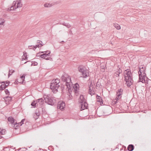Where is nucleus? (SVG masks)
Here are the masks:
<instances>
[{
	"instance_id": "nucleus-25",
	"label": "nucleus",
	"mask_w": 151,
	"mask_h": 151,
	"mask_svg": "<svg viewBox=\"0 0 151 151\" xmlns=\"http://www.w3.org/2000/svg\"><path fill=\"white\" fill-rule=\"evenodd\" d=\"M113 25L117 29L119 30L121 29L120 25L117 24H114Z\"/></svg>"
},
{
	"instance_id": "nucleus-37",
	"label": "nucleus",
	"mask_w": 151,
	"mask_h": 151,
	"mask_svg": "<svg viewBox=\"0 0 151 151\" xmlns=\"http://www.w3.org/2000/svg\"><path fill=\"white\" fill-rule=\"evenodd\" d=\"M139 82H141V80H142V75H139Z\"/></svg>"
},
{
	"instance_id": "nucleus-42",
	"label": "nucleus",
	"mask_w": 151,
	"mask_h": 151,
	"mask_svg": "<svg viewBox=\"0 0 151 151\" xmlns=\"http://www.w3.org/2000/svg\"><path fill=\"white\" fill-rule=\"evenodd\" d=\"M114 76L116 77H119V74L116 72L114 74Z\"/></svg>"
},
{
	"instance_id": "nucleus-8",
	"label": "nucleus",
	"mask_w": 151,
	"mask_h": 151,
	"mask_svg": "<svg viewBox=\"0 0 151 151\" xmlns=\"http://www.w3.org/2000/svg\"><path fill=\"white\" fill-rule=\"evenodd\" d=\"M37 43H40V44H37L35 45L34 46H33V49H35L37 47L39 48L40 47H41L44 45L43 44L42 42V41L39 40L37 41Z\"/></svg>"
},
{
	"instance_id": "nucleus-43",
	"label": "nucleus",
	"mask_w": 151,
	"mask_h": 151,
	"mask_svg": "<svg viewBox=\"0 0 151 151\" xmlns=\"http://www.w3.org/2000/svg\"><path fill=\"white\" fill-rule=\"evenodd\" d=\"M17 125H19H19H20V122L18 123H17V122H15V123L14 124V126H15Z\"/></svg>"
},
{
	"instance_id": "nucleus-21",
	"label": "nucleus",
	"mask_w": 151,
	"mask_h": 151,
	"mask_svg": "<svg viewBox=\"0 0 151 151\" xmlns=\"http://www.w3.org/2000/svg\"><path fill=\"white\" fill-rule=\"evenodd\" d=\"M146 74L145 73H143L142 74V80H141V82L144 83L145 82V79Z\"/></svg>"
},
{
	"instance_id": "nucleus-26",
	"label": "nucleus",
	"mask_w": 151,
	"mask_h": 151,
	"mask_svg": "<svg viewBox=\"0 0 151 151\" xmlns=\"http://www.w3.org/2000/svg\"><path fill=\"white\" fill-rule=\"evenodd\" d=\"M15 72L14 70H9V74L8 75V77H9L13 73Z\"/></svg>"
},
{
	"instance_id": "nucleus-14",
	"label": "nucleus",
	"mask_w": 151,
	"mask_h": 151,
	"mask_svg": "<svg viewBox=\"0 0 151 151\" xmlns=\"http://www.w3.org/2000/svg\"><path fill=\"white\" fill-rule=\"evenodd\" d=\"M134 149V146L133 145L131 144L128 145L127 149L129 151H132Z\"/></svg>"
},
{
	"instance_id": "nucleus-35",
	"label": "nucleus",
	"mask_w": 151,
	"mask_h": 151,
	"mask_svg": "<svg viewBox=\"0 0 151 151\" xmlns=\"http://www.w3.org/2000/svg\"><path fill=\"white\" fill-rule=\"evenodd\" d=\"M25 75H23L22 76H20V78L22 79L23 81L22 82V83H23V82L24 81V80L25 79Z\"/></svg>"
},
{
	"instance_id": "nucleus-12",
	"label": "nucleus",
	"mask_w": 151,
	"mask_h": 151,
	"mask_svg": "<svg viewBox=\"0 0 151 151\" xmlns=\"http://www.w3.org/2000/svg\"><path fill=\"white\" fill-rule=\"evenodd\" d=\"M12 97L7 96L4 97V99L6 102L8 103L12 101Z\"/></svg>"
},
{
	"instance_id": "nucleus-34",
	"label": "nucleus",
	"mask_w": 151,
	"mask_h": 151,
	"mask_svg": "<svg viewBox=\"0 0 151 151\" xmlns=\"http://www.w3.org/2000/svg\"><path fill=\"white\" fill-rule=\"evenodd\" d=\"M32 64L31 65H33L34 66L37 65L38 63L37 62L35 61H32Z\"/></svg>"
},
{
	"instance_id": "nucleus-44",
	"label": "nucleus",
	"mask_w": 151,
	"mask_h": 151,
	"mask_svg": "<svg viewBox=\"0 0 151 151\" xmlns=\"http://www.w3.org/2000/svg\"><path fill=\"white\" fill-rule=\"evenodd\" d=\"M16 126H14V127H15V129H17V128H18L19 127V125H16Z\"/></svg>"
},
{
	"instance_id": "nucleus-17",
	"label": "nucleus",
	"mask_w": 151,
	"mask_h": 151,
	"mask_svg": "<svg viewBox=\"0 0 151 151\" xmlns=\"http://www.w3.org/2000/svg\"><path fill=\"white\" fill-rule=\"evenodd\" d=\"M23 55L22 57V60H27V53L26 52L24 51L23 52Z\"/></svg>"
},
{
	"instance_id": "nucleus-7",
	"label": "nucleus",
	"mask_w": 151,
	"mask_h": 151,
	"mask_svg": "<svg viewBox=\"0 0 151 151\" xmlns=\"http://www.w3.org/2000/svg\"><path fill=\"white\" fill-rule=\"evenodd\" d=\"M65 106V103L63 101H59L58 104V108H59L60 110L63 109Z\"/></svg>"
},
{
	"instance_id": "nucleus-47",
	"label": "nucleus",
	"mask_w": 151,
	"mask_h": 151,
	"mask_svg": "<svg viewBox=\"0 0 151 151\" xmlns=\"http://www.w3.org/2000/svg\"><path fill=\"white\" fill-rule=\"evenodd\" d=\"M93 85L92 84V83H91V84H90V86H89V87H91V88L92 87V88H93Z\"/></svg>"
},
{
	"instance_id": "nucleus-41",
	"label": "nucleus",
	"mask_w": 151,
	"mask_h": 151,
	"mask_svg": "<svg viewBox=\"0 0 151 151\" xmlns=\"http://www.w3.org/2000/svg\"><path fill=\"white\" fill-rule=\"evenodd\" d=\"M25 119H23L21 121V122H20V126H21L23 124L24 121Z\"/></svg>"
},
{
	"instance_id": "nucleus-49",
	"label": "nucleus",
	"mask_w": 151,
	"mask_h": 151,
	"mask_svg": "<svg viewBox=\"0 0 151 151\" xmlns=\"http://www.w3.org/2000/svg\"><path fill=\"white\" fill-rule=\"evenodd\" d=\"M18 83H19L18 82L16 81L15 82V84H17Z\"/></svg>"
},
{
	"instance_id": "nucleus-53",
	"label": "nucleus",
	"mask_w": 151,
	"mask_h": 151,
	"mask_svg": "<svg viewBox=\"0 0 151 151\" xmlns=\"http://www.w3.org/2000/svg\"><path fill=\"white\" fill-rule=\"evenodd\" d=\"M62 42H64V41H62Z\"/></svg>"
},
{
	"instance_id": "nucleus-30",
	"label": "nucleus",
	"mask_w": 151,
	"mask_h": 151,
	"mask_svg": "<svg viewBox=\"0 0 151 151\" xmlns=\"http://www.w3.org/2000/svg\"><path fill=\"white\" fill-rule=\"evenodd\" d=\"M6 132V130L5 129H2L1 131V129L0 128V134H5Z\"/></svg>"
},
{
	"instance_id": "nucleus-48",
	"label": "nucleus",
	"mask_w": 151,
	"mask_h": 151,
	"mask_svg": "<svg viewBox=\"0 0 151 151\" xmlns=\"http://www.w3.org/2000/svg\"><path fill=\"white\" fill-rule=\"evenodd\" d=\"M40 55L39 53H37L36 54V57H40Z\"/></svg>"
},
{
	"instance_id": "nucleus-40",
	"label": "nucleus",
	"mask_w": 151,
	"mask_h": 151,
	"mask_svg": "<svg viewBox=\"0 0 151 151\" xmlns=\"http://www.w3.org/2000/svg\"><path fill=\"white\" fill-rule=\"evenodd\" d=\"M117 73H118L119 74H120L122 72V71L121 70L120 68H119L118 70L116 72Z\"/></svg>"
},
{
	"instance_id": "nucleus-11",
	"label": "nucleus",
	"mask_w": 151,
	"mask_h": 151,
	"mask_svg": "<svg viewBox=\"0 0 151 151\" xmlns=\"http://www.w3.org/2000/svg\"><path fill=\"white\" fill-rule=\"evenodd\" d=\"M73 88L75 91V92H78V90L79 89V86L78 83H76L74 85Z\"/></svg>"
},
{
	"instance_id": "nucleus-5",
	"label": "nucleus",
	"mask_w": 151,
	"mask_h": 151,
	"mask_svg": "<svg viewBox=\"0 0 151 151\" xmlns=\"http://www.w3.org/2000/svg\"><path fill=\"white\" fill-rule=\"evenodd\" d=\"M79 102L80 104L81 109L82 110L87 109L88 104L86 101L85 99L84 98L83 96L81 95L79 99Z\"/></svg>"
},
{
	"instance_id": "nucleus-23",
	"label": "nucleus",
	"mask_w": 151,
	"mask_h": 151,
	"mask_svg": "<svg viewBox=\"0 0 151 151\" xmlns=\"http://www.w3.org/2000/svg\"><path fill=\"white\" fill-rule=\"evenodd\" d=\"M6 83L5 81H3L2 82V83H4L3 84H2L0 86V90H3L5 88V84Z\"/></svg>"
},
{
	"instance_id": "nucleus-54",
	"label": "nucleus",
	"mask_w": 151,
	"mask_h": 151,
	"mask_svg": "<svg viewBox=\"0 0 151 151\" xmlns=\"http://www.w3.org/2000/svg\"><path fill=\"white\" fill-rule=\"evenodd\" d=\"M37 44H40V43Z\"/></svg>"
},
{
	"instance_id": "nucleus-51",
	"label": "nucleus",
	"mask_w": 151,
	"mask_h": 151,
	"mask_svg": "<svg viewBox=\"0 0 151 151\" xmlns=\"http://www.w3.org/2000/svg\"><path fill=\"white\" fill-rule=\"evenodd\" d=\"M45 59L46 60H48L49 59H48V58H45Z\"/></svg>"
},
{
	"instance_id": "nucleus-20",
	"label": "nucleus",
	"mask_w": 151,
	"mask_h": 151,
	"mask_svg": "<svg viewBox=\"0 0 151 151\" xmlns=\"http://www.w3.org/2000/svg\"><path fill=\"white\" fill-rule=\"evenodd\" d=\"M96 99L98 102H99L100 103L102 102V103H103V100L102 98L100 96H98V95H97L96 96Z\"/></svg>"
},
{
	"instance_id": "nucleus-22",
	"label": "nucleus",
	"mask_w": 151,
	"mask_h": 151,
	"mask_svg": "<svg viewBox=\"0 0 151 151\" xmlns=\"http://www.w3.org/2000/svg\"><path fill=\"white\" fill-rule=\"evenodd\" d=\"M106 66L104 64H102L101 65V70L102 72H104L105 71V68Z\"/></svg>"
},
{
	"instance_id": "nucleus-38",
	"label": "nucleus",
	"mask_w": 151,
	"mask_h": 151,
	"mask_svg": "<svg viewBox=\"0 0 151 151\" xmlns=\"http://www.w3.org/2000/svg\"><path fill=\"white\" fill-rule=\"evenodd\" d=\"M32 46V45H31V46H28V48L30 49H32L33 50H35V49H33V46Z\"/></svg>"
},
{
	"instance_id": "nucleus-39",
	"label": "nucleus",
	"mask_w": 151,
	"mask_h": 151,
	"mask_svg": "<svg viewBox=\"0 0 151 151\" xmlns=\"http://www.w3.org/2000/svg\"><path fill=\"white\" fill-rule=\"evenodd\" d=\"M101 85V84L100 83H99V82H97L96 83V86L98 87H100V86Z\"/></svg>"
},
{
	"instance_id": "nucleus-10",
	"label": "nucleus",
	"mask_w": 151,
	"mask_h": 151,
	"mask_svg": "<svg viewBox=\"0 0 151 151\" xmlns=\"http://www.w3.org/2000/svg\"><path fill=\"white\" fill-rule=\"evenodd\" d=\"M146 68L145 67H142L141 68L139 67V71L138 72V74L139 75H142V73H145V71L146 70Z\"/></svg>"
},
{
	"instance_id": "nucleus-18",
	"label": "nucleus",
	"mask_w": 151,
	"mask_h": 151,
	"mask_svg": "<svg viewBox=\"0 0 151 151\" xmlns=\"http://www.w3.org/2000/svg\"><path fill=\"white\" fill-rule=\"evenodd\" d=\"M89 90L88 93L89 94H91V96L94 95L95 92L94 91H93V88H91V87H89Z\"/></svg>"
},
{
	"instance_id": "nucleus-52",
	"label": "nucleus",
	"mask_w": 151,
	"mask_h": 151,
	"mask_svg": "<svg viewBox=\"0 0 151 151\" xmlns=\"http://www.w3.org/2000/svg\"><path fill=\"white\" fill-rule=\"evenodd\" d=\"M28 61H27V62H25V63H26L27 62H28Z\"/></svg>"
},
{
	"instance_id": "nucleus-32",
	"label": "nucleus",
	"mask_w": 151,
	"mask_h": 151,
	"mask_svg": "<svg viewBox=\"0 0 151 151\" xmlns=\"http://www.w3.org/2000/svg\"><path fill=\"white\" fill-rule=\"evenodd\" d=\"M5 22L4 19H0V25H3Z\"/></svg>"
},
{
	"instance_id": "nucleus-6",
	"label": "nucleus",
	"mask_w": 151,
	"mask_h": 151,
	"mask_svg": "<svg viewBox=\"0 0 151 151\" xmlns=\"http://www.w3.org/2000/svg\"><path fill=\"white\" fill-rule=\"evenodd\" d=\"M44 98L45 102L47 103L48 104L52 106L54 104L55 100V99H53L52 98L50 97L48 95L47 96L45 95H44Z\"/></svg>"
},
{
	"instance_id": "nucleus-1",
	"label": "nucleus",
	"mask_w": 151,
	"mask_h": 151,
	"mask_svg": "<svg viewBox=\"0 0 151 151\" xmlns=\"http://www.w3.org/2000/svg\"><path fill=\"white\" fill-rule=\"evenodd\" d=\"M61 79L63 81L65 82V84L66 86V88H68V90L69 91V90H71L72 86V82H71L70 76L66 73H64L62 76Z\"/></svg>"
},
{
	"instance_id": "nucleus-36",
	"label": "nucleus",
	"mask_w": 151,
	"mask_h": 151,
	"mask_svg": "<svg viewBox=\"0 0 151 151\" xmlns=\"http://www.w3.org/2000/svg\"><path fill=\"white\" fill-rule=\"evenodd\" d=\"M4 91L5 92V93H6V95H7L8 96L9 95H10L9 92V90H8V89H5V90Z\"/></svg>"
},
{
	"instance_id": "nucleus-15",
	"label": "nucleus",
	"mask_w": 151,
	"mask_h": 151,
	"mask_svg": "<svg viewBox=\"0 0 151 151\" xmlns=\"http://www.w3.org/2000/svg\"><path fill=\"white\" fill-rule=\"evenodd\" d=\"M45 100H43L42 98L37 99L36 101H37V103H39L40 105H42L44 103V101Z\"/></svg>"
},
{
	"instance_id": "nucleus-2",
	"label": "nucleus",
	"mask_w": 151,
	"mask_h": 151,
	"mask_svg": "<svg viewBox=\"0 0 151 151\" xmlns=\"http://www.w3.org/2000/svg\"><path fill=\"white\" fill-rule=\"evenodd\" d=\"M125 71L126 72L125 74L127 76H124V80L127 87H129L133 84V81L132 78L131 72L129 69L125 70Z\"/></svg>"
},
{
	"instance_id": "nucleus-33",
	"label": "nucleus",
	"mask_w": 151,
	"mask_h": 151,
	"mask_svg": "<svg viewBox=\"0 0 151 151\" xmlns=\"http://www.w3.org/2000/svg\"><path fill=\"white\" fill-rule=\"evenodd\" d=\"M10 83V81H6V83L5 84V88H6L9 85V84Z\"/></svg>"
},
{
	"instance_id": "nucleus-13",
	"label": "nucleus",
	"mask_w": 151,
	"mask_h": 151,
	"mask_svg": "<svg viewBox=\"0 0 151 151\" xmlns=\"http://www.w3.org/2000/svg\"><path fill=\"white\" fill-rule=\"evenodd\" d=\"M8 121L9 122H10L12 124L14 125V124L15 122V119L12 116H10L8 117Z\"/></svg>"
},
{
	"instance_id": "nucleus-9",
	"label": "nucleus",
	"mask_w": 151,
	"mask_h": 151,
	"mask_svg": "<svg viewBox=\"0 0 151 151\" xmlns=\"http://www.w3.org/2000/svg\"><path fill=\"white\" fill-rule=\"evenodd\" d=\"M123 91V90L122 88H120L118 90V92H117V96L116 97V98L118 99L121 98L122 96L121 95L122 94Z\"/></svg>"
},
{
	"instance_id": "nucleus-46",
	"label": "nucleus",
	"mask_w": 151,
	"mask_h": 151,
	"mask_svg": "<svg viewBox=\"0 0 151 151\" xmlns=\"http://www.w3.org/2000/svg\"><path fill=\"white\" fill-rule=\"evenodd\" d=\"M44 52L43 51H40L38 53H39V54H40L41 53H44Z\"/></svg>"
},
{
	"instance_id": "nucleus-24",
	"label": "nucleus",
	"mask_w": 151,
	"mask_h": 151,
	"mask_svg": "<svg viewBox=\"0 0 151 151\" xmlns=\"http://www.w3.org/2000/svg\"><path fill=\"white\" fill-rule=\"evenodd\" d=\"M36 104L37 105V101H33L31 104V105L34 108H35L36 107Z\"/></svg>"
},
{
	"instance_id": "nucleus-29",
	"label": "nucleus",
	"mask_w": 151,
	"mask_h": 151,
	"mask_svg": "<svg viewBox=\"0 0 151 151\" xmlns=\"http://www.w3.org/2000/svg\"><path fill=\"white\" fill-rule=\"evenodd\" d=\"M86 70L83 71V72L82 73L83 77L86 78L87 76V75L86 73Z\"/></svg>"
},
{
	"instance_id": "nucleus-31",
	"label": "nucleus",
	"mask_w": 151,
	"mask_h": 151,
	"mask_svg": "<svg viewBox=\"0 0 151 151\" xmlns=\"http://www.w3.org/2000/svg\"><path fill=\"white\" fill-rule=\"evenodd\" d=\"M44 6L45 7H48L51 6L52 5L49 3H46L44 4Z\"/></svg>"
},
{
	"instance_id": "nucleus-19",
	"label": "nucleus",
	"mask_w": 151,
	"mask_h": 151,
	"mask_svg": "<svg viewBox=\"0 0 151 151\" xmlns=\"http://www.w3.org/2000/svg\"><path fill=\"white\" fill-rule=\"evenodd\" d=\"M78 69L79 71L81 73H82L86 70L84 69V67L83 66H80L78 67Z\"/></svg>"
},
{
	"instance_id": "nucleus-28",
	"label": "nucleus",
	"mask_w": 151,
	"mask_h": 151,
	"mask_svg": "<svg viewBox=\"0 0 151 151\" xmlns=\"http://www.w3.org/2000/svg\"><path fill=\"white\" fill-rule=\"evenodd\" d=\"M63 25H64L67 27L69 28L71 27V26L68 23H65V22L63 23L62 24Z\"/></svg>"
},
{
	"instance_id": "nucleus-16",
	"label": "nucleus",
	"mask_w": 151,
	"mask_h": 151,
	"mask_svg": "<svg viewBox=\"0 0 151 151\" xmlns=\"http://www.w3.org/2000/svg\"><path fill=\"white\" fill-rule=\"evenodd\" d=\"M50 53H43V54L40 55V57H41L43 59H45V58L47 57V56H49V55L50 54Z\"/></svg>"
},
{
	"instance_id": "nucleus-45",
	"label": "nucleus",
	"mask_w": 151,
	"mask_h": 151,
	"mask_svg": "<svg viewBox=\"0 0 151 151\" xmlns=\"http://www.w3.org/2000/svg\"><path fill=\"white\" fill-rule=\"evenodd\" d=\"M50 51L49 50H47L46 51H45L44 52H45V53H50Z\"/></svg>"
},
{
	"instance_id": "nucleus-4",
	"label": "nucleus",
	"mask_w": 151,
	"mask_h": 151,
	"mask_svg": "<svg viewBox=\"0 0 151 151\" xmlns=\"http://www.w3.org/2000/svg\"><path fill=\"white\" fill-rule=\"evenodd\" d=\"M22 5L21 0H17L16 1H14L12 5L9 8H8L7 10L8 11L14 10L18 8L22 7Z\"/></svg>"
},
{
	"instance_id": "nucleus-50",
	"label": "nucleus",
	"mask_w": 151,
	"mask_h": 151,
	"mask_svg": "<svg viewBox=\"0 0 151 151\" xmlns=\"http://www.w3.org/2000/svg\"><path fill=\"white\" fill-rule=\"evenodd\" d=\"M2 138V137L0 135V139H1Z\"/></svg>"
},
{
	"instance_id": "nucleus-3",
	"label": "nucleus",
	"mask_w": 151,
	"mask_h": 151,
	"mask_svg": "<svg viewBox=\"0 0 151 151\" xmlns=\"http://www.w3.org/2000/svg\"><path fill=\"white\" fill-rule=\"evenodd\" d=\"M59 83L60 80L58 78L53 79L51 81L50 88L54 93H56L58 91V89L60 87Z\"/></svg>"
},
{
	"instance_id": "nucleus-27",
	"label": "nucleus",
	"mask_w": 151,
	"mask_h": 151,
	"mask_svg": "<svg viewBox=\"0 0 151 151\" xmlns=\"http://www.w3.org/2000/svg\"><path fill=\"white\" fill-rule=\"evenodd\" d=\"M35 114H36L37 116L39 117L40 114V112L39 110V109H37L35 111Z\"/></svg>"
}]
</instances>
